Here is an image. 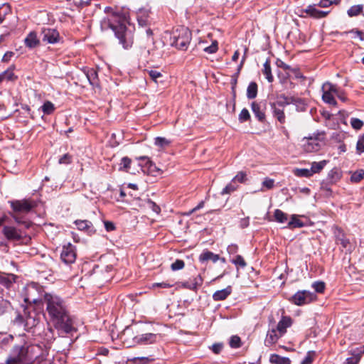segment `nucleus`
Returning <instances> with one entry per match:
<instances>
[{
	"instance_id": "11",
	"label": "nucleus",
	"mask_w": 364,
	"mask_h": 364,
	"mask_svg": "<svg viewBox=\"0 0 364 364\" xmlns=\"http://www.w3.org/2000/svg\"><path fill=\"white\" fill-rule=\"evenodd\" d=\"M41 35L42 41L48 43L54 44L60 41L58 31L53 28H43Z\"/></svg>"
},
{
	"instance_id": "20",
	"label": "nucleus",
	"mask_w": 364,
	"mask_h": 364,
	"mask_svg": "<svg viewBox=\"0 0 364 364\" xmlns=\"http://www.w3.org/2000/svg\"><path fill=\"white\" fill-rule=\"evenodd\" d=\"M270 107L272 110L273 117H275L281 124H284L286 122V116L284 114V108L276 106L274 104L270 103Z\"/></svg>"
},
{
	"instance_id": "61",
	"label": "nucleus",
	"mask_w": 364,
	"mask_h": 364,
	"mask_svg": "<svg viewBox=\"0 0 364 364\" xmlns=\"http://www.w3.org/2000/svg\"><path fill=\"white\" fill-rule=\"evenodd\" d=\"M104 225L107 232L113 231L116 228L115 225L111 221H105Z\"/></svg>"
},
{
	"instance_id": "25",
	"label": "nucleus",
	"mask_w": 364,
	"mask_h": 364,
	"mask_svg": "<svg viewBox=\"0 0 364 364\" xmlns=\"http://www.w3.org/2000/svg\"><path fill=\"white\" fill-rule=\"evenodd\" d=\"M269 362L272 364H291V360L289 358L282 357L275 353L270 355Z\"/></svg>"
},
{
	"instance_id": "9",
	"label": "nucleus",
	"mask_w": 364,
	"mask_h": 364,
	"mask_svg": "<svg viewBox=\"0 0 364 364\" xmlns=\"http://www.w3.org/2000/svg\"><path fill=\"white\" fill-rule=\"evenodd\" d=\"M60 259L66 264L74 263L76 259L75 247L71 243L63 246L60 254Z\"/></svg>"
},
{
	"instance_id": "33",
	"label": "nucleus",
	"mask_w": 364,
	"mask_h": 364,
	"mask_svg": "<svg viewBox=\"0 0 364 364\" xmlns=\"http://www.w3.org/2000/svg\"><path fill=\"white\" fill-rule=\"evenodd\" d=\"M363 6L361 4L351 6L347 11L348 16L354 17L358 16L363 11Z\"/></svg>"
},
{
	"instance_id": "16",
	"label": "nucleus",
	"mask_w": 364,
	"mask_h": 364,
	"mask_svg": "<svg viewBox=\"0 0 364 364\" xmlns=\"http://www.w3.org/2000/svg\"><path fill=\"white\" fill-rule=\"evenodd\" d=\"M283 336V334H279V332L276 328L269 329L264 340V345L268 347L272 346Z\"/></svg>"
},
{
	"instance_id": "19",
	"label": "nucleus",
	"mask_w": 364,
	"mask_h": 364,
	"mask_svg": "<svg viewBox=\"0 0 364 364\" xmlns=\"http://www.w3.org/2000/svg\"><path fill=\"white\" fill-rule=\"evenodd\" d=\"M25 46L28 48H34L40 45V40L37 33L34 31L30 32L24 39Z\"/></svg>"
},
{
	"instance_id": "36",
	"label": "nucleus",
	"mask_w": 364,
	"mask_h": 364,
	"mask_svg": "<svg viewBox=\"0 0 364 364\" xmlns=\"http://www.w3.org/2000/svg\"><path fill=\"white\" fill-rule=\"evenodd\" d=\"M322 91L328 92L332 94L338 93V89L336 85H333L331 82H325L322 86Z\"/></svg>"
},
{
	"instance_id": "46",
	"label": "nucleus",
	"mask_w": 364,
	"mask_h": 364,
	"mask_svg": "<svg viewBox=\"0 0 364 364\" xmlns=\"http://www.w3.org/2000/svg\"><path fill=\"white\" fill-rule=\"evenodd\" d=\"M237 188V186L235 185L234 182H231L228 184L221 191L222 195L230 194L234 192Z\"/></svg>"
},
{
	"instance_id": "8",
	"label": "nucleus",
	"mask_w": 364,
	"mask_h": 364,
	"mask_svg": "<svg viewBox=\"0 0 364 364\" xmlns=\"http://www.w3.org/2000/svg\"><path fill=\"white\" fill-rule=\"evenodd\" d=\"M316 298V296L315 294L309 291L303 290L298 291L291 296L289 301L295 305L302 306L311 302L312 301L315 300Z\"/></svg>"
},
{
	"instance_id": "43",
	"label": "nucleus",
	"mask_w": 364,
	"mask_h": 364,
	"mask_svg": "<svg viewBox=\"0 0 364 364\" xmlns=\"http://www.w3.org/2000/svg\"><path fill=\"white\" fill-rule=\"evenodd\" d=\"M171 144V141L168 140L165 137L158 136L155 139V145L164 148L168 146Z\"/></svg>"
},
{
	"instance_id": "5",
	"label": "nucleus",
	"mask_w": 364,
	"mask_h": 364,
	"mask_svg": "<svg viewBox=\"0 0 364 364\" xmlns=\"http://www.w3.org/2000/svg\"><path fill=\"white\" fill-rule=\"evenodd\" d=\"M170 41L172 46L186 50L191 41V32L187 27L180 26L173 31Z\"/></svg>"
},
{
	"instance_id": "12",
	"label": "nucleus",
	"mask_w": 364,
	"mask_h": 364,
	"mask_svg": "<svg viewBox=\"0 0 364 364\" xmlns=\"http://www.w3.org/2000/svg\"><path fill=\"white\" fill-rule=\"evenodd\" d=\"M2 232L5 237L10 240H19L22 237L21 230L11 225H4Z\"/></svg>"
},
{
	"instance_id": "48",
	"label": "nucleus",
	"mask_w": 364,
	"mask_h": 364,
	"mask_svg": "<svg viewBox=\"0 0 364 364\" xmlns=\"http://www.w3.org/2000/svg\"><path fill=\"white\" fill-rule=\"evenodd\" d=\"M350 124L353 129L359 130L363 127L364 123L362 120L358 118H352L350 119Z\"/></svg>"
},
{
	"instance_id": "55",
	"label": "nucleus",
	"mask_w": 364,
	"mask_h": 364,
	"mask_svg": "<svg viewBox=\"0 0 364 364\" xmlns=\"http://www.w3.org/2000/svg\"><path fill=\"white\" fill-rule=\"evenodd\" d=\"M148 73L151 80L156 83L158 82V79L162 77V74L156 70H151Z\"/></svg>"
},
{
	"instance_id": "17",
	"label": "nucleus",
	"mask_w": 364,
	"mask_h": 364,
	"mask_svg": "<svg viewBox=\"0 0 364 364\" xmlns=\"http://www.w3.org/2000/svg\"><path fill=\"white\" fill-rule=\"evenodd\" d=\"M292 323L293 321L290 316H283L278 322L276 328L279 332V334L284 335L287 333V328L291 326Z\"/></svg>"
},
{
	"instance_id": "1",
	"label": "nucleus",
	"mask_w": 364,
	"mask_h": 364,
	"mask_svg": "<svg viewBox=\"0 0 364 364\" xmlns=\"http://www.w3.org/2000/svg\"><path fill=\"white\" fill-rule=\"evenodd\" d=\"M42 305L45 307L47 318L59 335L65 336L76 332L69 305L64 298L55 293L46 292L42 299Z\"/></svg>"
},
{
	"instance_id": "13",
	"label": "nucleus",
	"mask_w": 364,
	"mask_h": 364,
	"mask_svg": "<svg viewBox=\"0 0 364 364\" xmlns=\"http://www.w3.org/2000/svg\"><path fill=\"white\" fill-rule=\"evenodd\" d=\"M159 336L155 333H148L134 338V342L139 345H148L156 342Z\"/></svg>"
},
{
	"instance_id": "28",
	"label": "nucleus",
	"mask_w": 364,
	"mask_h": 364,
	"mask_svg": "<svg viewBox=\"0 0 364 364\" xmlns=\"http://www.w3.org/2000/svg\"><path fill=\"white\" fill-rule=\"evenodd\" d=\"M257 95V84L255 82H251L247 89V97L249 100L255 99Z\"/></svg>"
},
{
	"instance_id": "26",
	"label": "nucleus",
	"mask_w": 364,
	"mask_h": 364,
	"mask_svg": "<svg viewBox=\"0 0 364 364\" xmlns=\"http://www.w3.org/2000/svg\"><path fill=\"white\" fill-rule=\"evenodd\" d=\"M304 226V222L298 218V215H292L291 217V220L287 224V228L289 229H294L297 228H302Z\"/></svg>"
},
{
	"instance_id": "50",
	"label": "nucleus",
	"mask_w": 364,
	"mask_h": 364,
	"mask_svg": "<svg viewBox=\"0 0 364 364\" xmlns=\"http://www.w3.org/2000/svg\"><path fill=\"white\" fill-rule=\"evenodd\" d=\"M241 345L240 338L237 336H233L230 338V346L232 348H237Z\"/></svg>"
},
{
	"instance_id": "56",
	"label": "nucleus",
	"mask_w": 364,
	"mask_h": 364,
	"mask_svg": "<svg viewBox=\"0 0 364 364\" xmlns=\"http://www.w3.org/2000/svg\"><path fill=\"white\" fill-rule=\"evenodd\" d=\"M246 173L243 171L239 172L232 179V182L238 181L240 183H242L246 179Z\"/></svg>"
},
{
	"instance_id": "4",
	"label": "nucleus",
	"mask_w": 364,
	"mask_h": 364,
	"mask_svg": "<svg viewBox=\"0 0 364 364\" xmlns=\"http://www.w3.org/2000/svg\"><path fill=\"white\" fill-rule=\"evenodd\" d=\"M9 203L12 210L10 215L14 219L15 222L25 229H28L31 226L32 223L26 218V215L36 207L37 204L36 201L30 198H24L21 200H9Z\"/></svg>"
},
{
	"instance_id": "7",
	"label": "nucleus",
	"mask_w": 364,
	"mask_h": 364,
	"mask_svg": "<svg viewBox=\"0 0 364 364\" xmlns=\"http://www.w3.org/2000/svg\"><path fill=\"white\" fill-rule=\"evenodd\" d=\"M321 141L319 133L314 134L313 136L304 137L302 139L303 149L306 152H316L321 149L320 141Z\"/></svg>"
},
{
	"instance_id": "31",
	"label": "nucleus",
	"mask_w": 364,
	"mask_h": 364,
	"mask_svg": "<svg viewBox=\"0 0 364 364\" xmlns=\"http://www.w3.org/2000/svg\"><path fill=\"white\" fill-rule=\"evenodd\" d=\"M42 112L45 114H51L55 109V105L50 101H46L41 107Z\"/></svg>"
},
{
	"instance_id": "27",
	"label": "nucleus",
	"mask_w": 364,
	"mask_h": 364,
	"mask_svg": "<svg viewBox=\"0 0 364 364\" xmlns=\"http://www.w3.org/2000/svg\"><path fill=\"white\" fill-rule=\"evenodd\" d=\"M86 77L89 81L90 84L92 86L98 85L97 73L94 69L87 70L85 73Z\"/></svg>"
},
{
	"instance_id": "23",
	"label": "nucleus",
	"mask_w": 364,
	"mask_h": 364,
	"mask_svg": "<svg viewBox=\"0 0 364 364\" xmlns=\"http://www.w3.org/2000/svg\"><path fill=\"white\" fill-rule=\"evenodd\" d=\"M231 293L232 287L228 286L223 289L216 291L213 295V299L216 301H223L225 300L229 295H230Z\"/></svg>"
},
{
	"instance_id": "57",
	"label": "nucleus",
	"mask_w": 364,
	"mask_h": 364,
	"mask_svg": "<svg viewBox=\"0 0 364 364\" xmlns=\"http://www.w3.org/2000/svg\"><path fill=\"white\" fill-rule=\"evenodd\" d=\"M191 282L193 286H194V289H196L198 287L201 286L203 284V279L200 275H197L193 279H191Z\"/></svg>"
},
{
	"instance_id": "39",
	"label": "nucleus",
	"mask_w": 364,
	"mask_h": 364,
	"mask_svg": "<svg viewBox=\"0 0 364 364\" xmlns=\"http://www.w3.org/2000/svg\"><path fill=\"white\" fill-rule=\"evenodd\" d=\"M364 178V171L363 169H360L357 171H355L352 173L350 176V181L353 183H358Z\"/></svg>"
},
{
	"instance_id": "18",
	"label": "nucleus",
	"mask_w": 364,
	"mask_h": 364,
	"mask_svg": "<svg viewBox=\"0 0 364 364\" xmlns=\"http://www.w3.org/2000/svg\"><path fill=\"white\" fill-rule=\"evenodd\" d=\"M302 11L304 13H306L309 16L313 17L314 18H324L328 14V11H323L317 9L315 7V5H309L306 7V9H304Z\"/></svg>"
},
{
	"instance_id": "49",
	"label": "nucleus",
	"mask_w": 364,
	"mask_h": 364,
	"mask_svg": "<svg viewBox=\"0 0 364 364\" xmlns=\"http://www.w3.org/2000/svg\"><path fill=\"white\" fill-rule=\"evenodd\" d=\"M185 266V263L181 259H176L174 262H173L171 265V269L173 271H177L182 269Z\"/></svg>"
},
{
	"instance_id": "3",
	"label": "nucleus",
	"mask_w": 364,
	"mask_h": 364,
	"mask_svg": "<svg viewBox=\"0 0 364 364\" xmlns=\"http://www.w3.org/2000/svg\"><path fill=\"white\" fill-rule=\"evenodd\" d=\"M18 339L20 341L14 346L6 364H27L34 359L35 354L40 350L38 346L29 345L23 336L18 337Z\"/></svg>"
},
{
	"instance_id": "37",
	"label": "nucleus",
	"mask_w": 364,
	"mask_h": 364,
	"mask_svg": "<svg viewBox=\"0 0 364 364\" xmlns=\"http://www.w3.org/2000/svg\"><path fill=\"white\" fill-rule=\"evenodd\" d=\"M326 161L323 160L319 162H313L311 164V170L314 173L320 172L326 166Z\"/></svg>"
},
{
	"instance_id": "62",
	"label": "nucleus",
	"mask_w": 364,
	"mask_h": 364,
	"mask_svg": "<svg viewBox=\"0 0 364 364\" xmlns=\"http://www.w3.org/2000/svg\"><path fill=\"white\" fill-rule=\"evenodd\" d=\"M148 203L149 205V208H151L154 212H155L157 214H159L160 213V211H161L160 207L158 205H156L154 202H153L151 200H149Z\"/></svg>"
},
{
	"instance_id": "2",
	"label": "nucleus",
	"mask_w": 364,
	"mask_h": 364,
	"mask_svg": "<svg viewBox=\"0 0 364 364\" xmlns=\"http://www.w3.org/2000/svg\"><path fill=\"white\" fill-rule=\"evenodd\" d=\"M107 17L104 18L102 26L110 28L114 33L115 36L124 48H131L134 36L132 31L127 28V17L121 12L114 11L111 7H106L105 9Z\"/></svg>"
},
{
	"instance_id": "64",
	"label": "nucleus",
	"mask_w": 364,
	"mask_h": 364,
	"mask_svg": "<svg viewBox=\"0 0 364 364\" xmlns=\"http://www.w3.org/2000/svg\"><path fill=\"white\" fill-rule=\"evenodd\" d=\"M360 360V356L348 358L345 364H358Z\"/></svg>"
},
{
	"instance_id": "47",
	"label": "nucleus",
	"mask_w": 364,
	"mask_h": 364,
	"mask_svg": "<svg viewBox=\"0 0 364 364\" xmlns=\"http://www.w3.org/2000/svg\"><path fill=\"white\" fill-rule=\"evenodd\" d=\"M73 161V156L69 154H65L58 160L60 164H70Z\"/></svg>"
},
{
	"instance_id": "24",
	"label": "nucleus",
	"mask_w": 364,
	"mask_h": 364,
	"mask_svg": "<svg viewBox=\"0 0 364 364\" xmlns=\"http://www.w3.org/2000/svg\"><path fill=\"white\" fill-rule=\"evenodd\" d=\"M262 72L269 82H273L274 77L272 73L269 59H267L266 61L264 62Z\"/></svg>"
},
{
	"instance_id": "44",
	"label": "nucleus",
	"mask_w": 364,
	"mask_h": 364,
	"mask_svg": "<svg viewBox=\"0 0 364 364\" xmlns=\"http://www.w3.org/2000/svg\"><path fill=\"white\" fill-rule=\"evenodd\" d=\"M250 119V114L247 109L243 108L238 116L240 122L242 123Z\"/></svg>"
},
{
	"instance_id": "15",
	"label": "nucleus",
	"mask_w": 364,
	"mask_h": 364,
	"mask_svg": "<svg viewBox=\"0 0 364 364\" xmlns=\"http://www.w3.org/2000/svg\"><path fill=\"white\" fill-rule=\"evenodd\" d=\"M17 276L14 274H7L0 272V286L9 290L16 282Z\"/></svg>"
},
{
	"instance_id": "30",
	"label": "nucleus",
	"mask_w": 364,
	"mask_h": 364,
	"mask_svg": "<svg viewBox=\"0 0 364 364\" xmlns=\"http://www.w3.org/2000/svg\"><path fill=\"white\" fill-rule=\"evenodd\" d=\"M271 104L284 108L287 105H289V98L285 95L281 94L277 97V101Z\"/></svg>"
},
{
	"instance_id": "42",
	"label": "nucleus",
	"mask_w": 364,
	"mask_h": 364,
	"mask_svg": "<svg viewBox=\"0 0 364 364\" xmlns=\"http://www.w3.org/2000/svg\"><path fill=\"white\" fill-rule=\"evenodd\" d=\"M230 262L235 265L239 266L242 268L245 267L247 265L244 258L240 255H236L235 258L230 259Z\"/></svg>"
},
{
	"instance_id": "60",
	"label": "nucleus",
	"mask_w": 364,
	"mask_h": 364,
	"mask_svg": "<svg viewBox=\"0 0 364 364\" xmlns=\"http://www.w3.org/2000/svg\"><path fill=\"white\" fill-rule=\"evenodd\" d=\"M173 286V284H170L167 282H162L159 283H154L153 287H161V288H170Z\"/></svg>"
},
{
	"instance_id": "45",
	"label": "nucleus",
	"mask_w": 364,
	"mask_h": 364,
	"mask_svg": "<svg viewBox=\"0 0 364 364\" xmlns=\"http://www.w3.org/2000/svg\"><path fill=\"white\" fill-rule=\"evenodd\" d=\"M295 173L297 176L306 178L310 177L313 175L311 170L307 168L296 169Z\"/></svg>"
},
{
	"instance_id": "40",
	"label": "nucleus",
	"mask_w": 364,
	"mask_h": 364,
	"mask_svg": "<svg viewBox=\"0 0 364 364\" xmlns=\"http://www.w3.org/2000/svg\"><path fill=\"white\" fill-rule=\"evenodd\" d=\"M139 25L141 27L146 26L148 23V16L145 11H141L137 15Z\"/></svg>"
},
{
	"instance_id": "21",
	"label": "nucleus",
	"mask_w": 364,
	"mask_h": 364,
	"mask_svg": "<svg viewBox=\"0 0 364 364\" xmlns=\"http://www.w3.org/2000/svg\"><path fill=\"white\" fill-rule=\"evenodd\" d=\"M74 223L79 230H83L87 233L94 232L92 223L87 220H76Z\"/></svg>"
},
{
	"instance_id": "32",
	"label": "nucleus",
	"mask_w": 364,
	"mask_h": 364,
	"mask_svg": "<svg viewBox=\"0 0 364 364\" xmlns=\"http://www.w3.org/2000/svg\"><path fill=\"white\" fill-rule=\"evenodd\" d=\"M131 163H132V159L130 158H129L128 156L122 157L121 159L120 164L119 165V170L127 171V172L129 171V170L130 168Z\"/></svg>"
},
{
	"instance_id": "63",
	"label": "nucleus",
	"mask_w": 364,
	"mask_h": 364,
	"mask_svg": "<svg viewBox=\"0 0 364 364\" xmlns=\"http://www.w3.org/2000/svg\"><path fill=\"white\" fill-rule=\"evenodd\" d=\"M314 358L310 352L307 353L304 359L302 360L301 364H311L313 363Z\"/></svg>"
},
{
	"instance_id": "29",
	"label": "nucleus",
	"mask_w": 364,
	"mask_h": 364,
	"mask_svg": "<svg viewBox=\"0 0 364 364\" xmlns=\"http://www.w3.org/2000/svg\"><path fill=\"white\" fill-rule=\"evenodd\" d=\"M275 220L279 223H284L288 220V215L279 209H276L274 212Z\"/></svg>"
},
{
	"instance_id": "59",
	"label": "nucleus",
	"mask_w": 364,
	"mask_h": 364,
	"mask_svg": "<svg viewBox=\"0 0 364 364\" xmlns=\"http://www.w3.org/2000/svg\"><path fill=\"white\" fill-rule=\"evenodd\" d=\"M238 251V246L235 244H231L228 246L227 247V252L230 255H235Z\"/></svg>"
},
{
	"instance_id": "10",
	"label": "nucleus",
	"mask_w": 364,
	"mask_h": 364,
	"mask_svg": "<svg viewBox=\"0 0 364 364\" xmlns=\"http://www.w3.org/2000/svg\"><path fill=\"white\" fill-rule=\"evenodd\" d=\"M251 109L255 114V117L257 119V120L259 122H264L266 120V114H265V109H266V105L265 103L260 102H257L256 101H254L251 103Z\"/></svg>"
},
{
	"instance_id": "51",
	"label": "nucleus",
	"mask_w": 364,
	"mask_h": 364,
	"mask_svg": "<svg viewBox=\"0 0 364 364\" xmlns=\"http://www.w3.org/2000/svg\"><path fill=\"white\" fill-rule=\"evenodd\" d=\"M356 150L358 154L364 152V134L359 137L356 144Z\"/></svg>"
},
{
	"instance_id": "6",
	"label": "nucleus",
	"mask_w": 364,
	"mask_h": 364,
	"mask_svg": "<svg viewBox=\"0 0 364 364\" xmlns=\"http://www.w3.org/2000/svg\"><path fill=\"white\" fill-rule=\"evenodd\" d=\"M36 316L37 314L35 311H28L27 309H24L23 314H18L14 321L17 324L23 325L26 329L29 330L38 324V320Z\"/></svg>"
},
{
	"instance_id": "38",
	"label": "nucleus",
	"mask_w": 364,
	"mask_h": 364,
	"mask_svg": "<svg viewBox=\"0 0 364 364\" xmlns=\"http://www.w3.org/2000/svg\"><path fill=\"white\" fill-rule=\"evenodd\" d=\"M322 92V99L325 102L332 105H336L337 104L336 100L334 99L333 94L325 91Z\"/></svg>"
},
{
	"instance_id": "34",
	"label": "nucleus",
	"mask_w": 364,
	"mask_h": 364,
	"mask_svg": "<svg viewBox=\"0 0 364 364\" xmlns=\"http://www.w3.org/2000/svg\"><path fill=\"white\" fill-rule=\"evenodd\" d=\"M11 13V6L9 4H3L0 6V23H2L6 16Z\"/></svg>"
},
{
	"instance_id": "58",
	"label": "nucleus",
	"mask_w": 364,
	"mask_h": 364,
	"mask_svg": "<svg viewBox=\"0 0 364 364\" xmlns=\"http://www.w3.org/2000/svg\"><path fill=\"white\" fill-rule=\"evenodd\" d=\"M349 33H352L354 34V38H358L360 41H364V31L360 30H351Z\"/></svg>"
},
{
	"instance_id": "52",
	"label": "nucleus",
	"mask_w": 364,
	"mask_h": 364,
	"mask_svg": "<svg viewBox=\"0 0 364 364\" xmlns=\"http://www.w3.org/2000/svg\"><path fill=\"white\" fill-rule=\"evenodd\" d=\"M218 49V42L216 41H214L210 46H208L204 48V51L208 53L213 54L216 53Z\"/></svg>"
},
{
	"instance_id": "41",
	"label": "nucleus",
	"mask_w": 364,
	"mask_h": 364,
	"mask_svg": "<svg viewBox=\"0 0 364 364\" xmlns=\"http://www.w3.org/2000/svg\"><path fill=\"white\" fill-rule=\"evenodd\" d=\"M10 306V302L6 299L0 296V316L4 314L9 309Z\"/></svg>"
},
{
	"instance_id": "14",
	"label": "nucleus",
	"mask_w": 364,
	"mask_h": 364,
	"mask_svg": "<svg viewBox=\"0 0 364 364\" xmlns=\"http://www.w3.org/2000/svg\"><path fill=\"white\" fill-rule=\"evenodd\" d=\"M333 234L337 244H341L342 247L344 249L348 250H350V241L346 237L345 233L341 228L335 227Z\"/></svg>"
},
{
	"instance_id": "53",
	"label": "nucleus",
	"mask_w": 364,
	"mask_h": 364,
	"mask_svg": "<svg viewBox=\"0 0 364 364\" xmlns=\"http://www.w3.org/2000/svg\"><path fill=\"white\" fill-rule=\"evenodd\" d=\"M274 186V180L269 178H265L264 180L262 182V187L265 188L267 190H270L273 188Z\"/></svg>"
},
{
	"instance_id": "54",
	"label": "nucleus",
	"mask_w": 364,
	"mask_h": 364,
	"mask_svg": "<svg viewBox=\"0 0 364 364\" xmlns=\"http://www.w3.org/2000/svg\"><path fill=\"white\" fill-rule=\"evenodd\" d=\"M314 290L318 293H322L325 289V283L323 282H316L312 284Z\"/></svg>"
},
{
	"instance_id": "22",
	"label": "nucleus",
	"mask_w": 364,
	"mask_h": 364,
	"mask_svg": "<svg viewBox=\"0 0 364 364\" xmlns=\"http://www.w3.org/2000/svg\"><path fill=\"white\" fill-rule=\"evenodd\" d=\"M220 259V256L218 255L214 254L213 252L209 251V250H205L203 251L200 255H199V261L201 263H204L207 261H212L213 263L217 262Z\"/></svg>"
},
{
	"instance_id": "35",
	"label": "nucleus",
	"mask_w": 364,
	"mask_h": 364,
	"mask_svg": "<svg viewBox=\"0 0 364 364\" xmlns=\"http://www.w3.org/2000/svg\"><path fill=\"white\" fill-rule=\"evenodd\" d=\"M1 73L4 76V80L15 81L17 79V76L14 74V68L12 67L9 68Z\"/></svg>"
}]
</instances>
